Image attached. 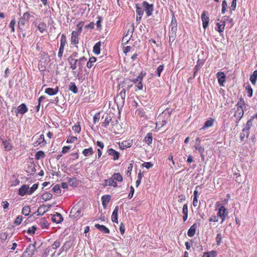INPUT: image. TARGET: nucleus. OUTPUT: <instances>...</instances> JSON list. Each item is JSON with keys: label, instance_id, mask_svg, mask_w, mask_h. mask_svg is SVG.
I'll use <instances>...</instances> for the list:
<instances>
[{"label": "nucleus", "instance_id": "f257e3e1", "mask_svg": "<svg viewBox=\"0 0 257 257\" xmlns=\"http://www.w3.org/2000/svg\"><path fill=\"white\" fill-rule=\"evenodd\" d=\"M83 211V207L81 204L78 203L75 205L71 209L70 213V217L72 218H79Z\"/></svg>", "mask_w": 257, "mask_h": 257}, {"label": "nucleus", "instance_id": "f03ea898", "mask_svg": "<svg viewBox=\"0 0 257 257\" xmlns=\"http://www.w3.org/2000/svg\"><path fill=\"white\" fill-rule=\"evenodd\" d=\"M145 76L142 73H141L136 78L132 79H125L123 81L124 84L128 83L130 81L133 82L136 84V86L139 90H142L143 88V85L142 83V80Z\"/></svg>", "mask_w": 257, "mask_h": 257}, {"label": "nucleus", "instance_id": "7ed1b4c3", "mask_svg": "<svg viewBox=\"0 0 257 257\" xmlns=\"http://www.w3.org/2000/svg\"><path fill=\"white\" fill-rule=\"evenodd\" d=\"M244 105V101L243 99H240L238 101L236 106L237 108L234 113V116L238 120L240 119L243 115V106Z\"/></svg>", "mask_w": 257, "mask_h": 257}, {"label": "nucleus", "instance_id": "20e7f679", "mask_svg": "<svg viewBox=\"0 0 257 257\" xmlns=\"http://www.w3.org/2000/svg\"><path fill=\"white\" fill-rule=\"evenodd\" d=\"M216 206L219 207L217 212V216L221 218V223H222L225 220L228 213L224 206L220 205L219 202L216 203Z\"/></svg>", "mask_w": 257, "mask_h": 257}, {"label": "nucleus", "instance_id": "39448f33", "mask_svg": "<svg viewBox=\"0 0 257 257\" xmlns=\"http://www.w3.org/2000/svg\"><path fill=\"white\" fill-rule=\"evenodd\" d=\"M35 249V243L29 244L25 251L24 252L23 255L25 257H31L34 254Z\"/></svg>", "mask_w": 257, "mask_h": 257}, {"label": "nucleus", "instance_id": "423d86ee", "mask_svg": "<svg viewBox=\"0 0 257 257\" xmlns=\"http://www.w3.org/2000/svg\"><path fill=\"white\" fill-rule=\"evenodd\" d=\"M30 17L31 15L29 13H25L19 22V28L21 26H24L26 24H27L29 22Z\"/></svg>", "mask_w": 257, "mask_h": 257}, {"label": "nucleus", "instance_id": "0eeeda50", "mask_svg": "<svg viewBox=\"0 0 257 257\" xmlns=\"http://www.w3.org/2000/svg\"><path fill=\"white\" fill-rule=\"evenodd\" d=\"M142 7L145 9L148 16H150L152 15L153 11V5L152 4H149L145 1L142 3Z\"/></svg>", "mask_w": 257, "mask_h": 257}, {"label": "nucleus", "instance_id": "6e6552de", "mask_svg": "<svg viewBox=\"0 0 257 257\" xmlns=\"http://www.w3.org/2000/svg\"><path fill=\"white\" fill-rule=\"evenodd\" d=\"M201 20L202 21L203 27L205 29L208 26L209 21V17L207 16V12L206 11H204L202 14Z\"/></svg>", "mask_w": 257, "mask_h": 257}, {"label": "nucleus", "instance_id": "1a4fd4ad", "mask_svg": "<svg viewBox=\"0 0 257 257\" xmlns=\"http://www.w3.org/2000/svg\"><path fill=\"white\" fill-rule=\"evenodd\" d=\"M51 220L58 224L61 223L63 220V218L60 213L57 212L55 214L52 215Z\"/></svg>", "mask_w": 257, "mask_h": 257}, {"label": "nucleus", "instance_id": "9d476101", "mask_svg": "<svg viewBox=\"0 0 257 257\" xmlns=\"http://www.w3.org/2000/svg\"><path fill=\"white\" fill-rule=\"evenodd\" d=\"M170 27L172 33L175 34L177 30V23L174 14H173Z\"/></svg>", "mask_w": 257, "mask_h": 257}, {"label": "nucleus", "instance_id": "9b49d317", "mask_svg": "<svg viewBox=\"0 0 257 257\" xmlns=\"http://www.w3.org/2000/svg\"><path fill=\"white\" fill-rule=\"evenodd\" d=\"M218 82L220 86H223V83L225 81V75L223 72H219L216 74Z\"/></svg>", "mask_w": 257, "mask_h": 257}, {"label": "nucleus", "instance_id": "f8f14e48", "mask_svg": "<svg viewBox=\"0 0 257 257\" xmlns=\"http://www.w3.org/2000/svg\"><path fill=\"white\" fill-rule=\"evenodd\" d=\"M28 110V108L26 106V104L22 103L17 107L16 113L17 114L20 113L23 115L26 112H27Z\"/></svg>", "mask_w": 257, "mask_h": 257}, {"label": "nucleus", "instance_id": "ddd939ff", "mask_svg": "<svg viewBox=\"0 0 257 257\" xmlns=\"http://www.w3.org/2000/svg\"><path fill=\"white\" fill-rule=\"evenodd\" d=\"M26 194H29V186L27 185H23L19 190V195L24 196Z\"/></svg>", "mask_w": 257, "mask_h": 257}, {"label": "nucleus", "instance_id": "4468645a", "mask_svg": "<svg viewBox=\"0 0 257 257\" xmlns=\"http://www.w3.org/2000/svg\"><path fill=\"white\" fill-rule=\"evenodd\" d=\"M111 199V196L109 195H103L101 197L102 204L104 208H105Z\"/></svg>", "mask_w": 257, "mask_h": 257}, {"label": "nucleus", "instance_id": "2eb2a0df", "mask_svg": "<svg viewBox=\"0 0 257 257\" xmlns=\"http://www.w3.org/2000/svg\"><path fill=\"white\" fill-rule=\"evenodd\" d=\"M107 153L109 155L113 156V159L116 160L118 159L119 157V153L113 150V149H109L107 150Z\"/></svg>", "mask_w": 257, "mask_h": 257}, {"label": "nucleus", "instance_id": "dca6fc26", "mask_svg": "<svg viewBox=\"0 0 257 257\" xmlns=\"http://www.w3.org/2000/svg\"><path fill=\"white\" fill-rule=\"evenodd\" d=\"M68 60L70 64V68L75 70L77 68V59L72 58V56H70L68 58Z\"/></svg>", "mask_w": 257, "mask_h": 257}, {"label": "nucleus", "instance_id": "f3484780", "mask_svg": "<svg viewBox=\"0 0 257 257\" xmlns=\"http://www.w3.org/2000/svg\"><path fill=\"white\" fill-rule=\"evenodd\" d=\"M133 145V141L132 140H128L126 141H123L121 144H119L120 148L122 150L131 147Z\"/></svg>", "mask_w": 257, "mask_h": 257}, {"label": "nucleus", "instance_id": "a211bd4d", "mask_svg": "<svg viewBox=\"0 0 257 257\" xmlns=\"http://www.w3.org/2000/svg\"><path fill=\"white\" fill-rule=\"evenodd\" d=\"M58 87L55 88H47L45 89V92L49 95H54L58 92Z\"/></svg>", "mask_w": 257, "mask_h": 257}, {"label": "nucleus", "instance_id": "6ab92c4d", "mask_svg": "<svg viewBox=\"0 0 257 257\" xmlns=\"http://www.w3.org/2000/svg\"><path fill=\"white\" fill-rule=\"evenodd\" d=\"M118 206H116L112 212L111 220L112 222L117 223Z\"/></svg>", "mask_w": 257, "mask_h": 257}, {"label": "nucleus", "instance_id": "aec40b11", "mask_svg": "<svg viewBox=\"0 0 257 257\" xmlns=\"http://www.w3.org/2000/svg\"><path fill=\"white\" fill-rule=\"evenodd\" d=\"M95 227L100 231L104 233H109V230L108 228L103 225H100L99 224H96Z\"/></svg>", "mask_w": 257, "mask_h": 257}, {"label": "nucleus", "instance_id": "412c9836", "mask_svg": "<svg viewBox=\"0 0 257 257\" xmlns=\"http://www.w3.org/2000/svg\"><path fill=\"white\" fill-rule=\"evenodd\" d=\"M80 35L78 33H76V31H73L72 33V35L71 37V43L74 44L78 43V36Z\"/></svg>", "mask_w": 257, "mask_h": 257}, {"label": "nucleus", "instance_id": "4be33fe9", "mask_svg": "<svg viewBox=\"0 0 257 257\" xmlns=\"http://www.w3.org/2000/svg\"><path fill=\"white\" fill-rule=\"evenodd\" d=\"M197 226V224L194 223L190 227L187 232V234L189 237H193L194 235Z\"/></svg>", "mask_w": 257, "mask_h": 257}, {"label": "nucleus", "instance_id": "5701e85b", "mask_svg": "<svg viewBox=\"0 0 257 257\" xmlns=\"http://www.w3.org/2000/svg\"><path fill=\"white\" fill-rule=\"evenodd\" d=\"M254 116H252L251 118L247 121L246 125L243 128V130H244V132L247 133V132H248L249 133V131L252 125V120Z\"/></svg>", "mask_w": 257, "mask_h": 257}, {"label": "nucleus", "instance_id": "b1692460", "mask_svg": "<svg viewBox=\"0 0 257 257\" xmlns=\"http://www.w3.org/2000/svg\"><path fill=\"white\" fill-rule=\"evenodd\" d=\"M216 25L217 26V30L218 32L220 33H222L224 31L225 25L224 21H221L220 23H217Z\"/></svg>", "mask_w": 257, "mask_h": 257}, {"label": "nucleus", "instance_id": "393cba45", "mask_svg": "<svg viewBox=\"0 0 257 257\" xmlns=\"http://www.w3.org/2000/svg\"><path fill=\"white\" fill-rule=\"evenodd\" d=\"M217 251L215 250H211L209 252L203 253L202 257H216L217 256Z\"/></svg>", "mask_w": 257, "mask_h": 257}, {"label": "nucleus", "instance_id": "a878e982", "mask_svg": "<svg viewBox=\"0 0 257 257\" xmlns=\"http://www.w3.org/2000/svg\"><path fill=\"white\" fill-rule=\"evenodd\" d=\"M136 12L139 16H143L144 14V10H143L142 4H136Z\"/></svg>", "mask_w": 257, "mask_h": 257}, {"label": "nucleus", "instance_id": "bb28decb", "mask_svg": "<svg viewBox=\"0 0 257 257\" xmlns=\"http://www.w3.org/2000/svg\"><path fill=\"white\" fill-rule=\"evenodd\" d=\"M214 119H210L205 121L204 126L201 128V130H204L207 127H211L213 125Z\"/></svg>", "mask_w": 257, "mask_h": 257}, {"label": "nucleus", "instance_id": "cd10ccee", "mask_svg": "<svg viewBox=\"0 0 257 257\" xmlns=\"http://www.w3.org/2000/svg\"><path fill=\"white\" fill-rule=\"evenodd\" d=\"M82 154L85 157H89L93 154V151L91 147L85 149L82 151Z\"/></svg>", "mask_w": 257, "mask_h": 257}, {"label": "nucleus", "instance_id": "c85d7f7f", "mask_svg": "<svg viewBox=\"0 0 257 257\" xmlns=\"http://www.w3.org/2000/svg\"><path fill=\"white\" fill-rule=\"evenodd\" d=\"M153 137L151 133L147 134L146 137L145 138L144 141L148 145H150L152 143Z\"/></svg>", "mask_w": 257, "mask_h": 257}, {"label": "nucleus", "instance_id": "c756f323", "mask_svg": "<svg viewBox=\"0 0 257 257\" xmlns=\"http://www.w3.org/2000/svg\"><path fill=\"white\" fill-rule=\"evenodd\" d=\"M249 79L253 84L254 85L256 83L257 79V70L254 71L253 73L250 75Z\"/></svg>", "mask_w": 257, "mask_h": 257}, {"label": "nucleus", "instance_id": "7c9ffc66", "mask_svg": "<svg viewBox=\"0 0 257 257\" xmlns=\"http://www.w3.org/2000/svg\"><path fill=\"white\" fill-rule=\"evenodd\" d=\"M111 120V118L110 116L108 114H106L105 116L104 120L102 122V125L105 127H107Z\"/></svg>", "mask_w": 257, "mask_h": 257}, {"label": "nucleus", "instance_id": "2f4dec72", "mask_svg": "<svg viewBox=\"0 0 257 257\" xmlns=\"http://www.w3.org/2000/svg\"><path fill=\"white\" fill-rule=\"evenodd\" d=\"M100 42H98L95 44V45L93 47V52L96 54H99L100 51Z\"/></svg>", "mask_w": 257, "mask_h": 257}, {"label": "nucleus", "instance_id": "473e14b6", "mask_svg": "<svg viewBox=\"0 0 257 257\" xmlns=\"http://www.w3.org/2000/svg\"><path fill=\"white\" fill-rule=\"evenodd\" d=\"M3 144L4 146V149L6 151H10L12 148L11 144L10 141H3Z\"/></svg>", "mask_w": 257, "mask_h": 257}, {"label": "nucleus", "instance_id": "72a5a7b5", "mask_svg": "<svg viewBox=\"0 0 257 257\" xmlns=\"http://www.w3.org/2000/svg\"><path fill=\"white\" fill-rule=\"evenodd\" d=\"M112 178L113 181L116 180L118 182H121L123 179L122 176L118 173H114L112 176Z\"/></svg>", "mask_w": 257, "mask_h": 257}, {"label": "nucleus", "instance_id": "f704fd0d", "mask_svg": "<svg viewBox=\"0 0 257 257\" xmlns=\"http://www.w3.org/2000/svg\"><path fill=\"white\" fill-rule=\"evenodd\" d=\"M52 194L49 192H46L45 193H44L42 195V199L44 201H48L52 199Z\"/></svg>", "mask_w": 257, "mask_h": 257}, {"label": "nucleus", "instance_id": "c9c22d12", "mask_svg": "<svg viewBox=\"0 0 257 257\" xmlns=\"http://www.w3.org/2000/svg\"><path fill=\"white\" fill-rule=\"evenodd\" d=\"M31 212V209L29 206H25L23 209L22 213L25 216H28L29 215Z\"/></svg>", "mask_w": 257, "mask_h": 257}, {"label": "nucleus", "instance_id": "e433bc0d", "mask_svg": "<svg viewBox=\"0 0 257 257\" xmlns=\"http://www.w3.org/2000/svg\"><path fill=\"white\" fill-rule=\"evenodd\" d=\"M106 183H107V184L109 186H112L114 188L117 187V183L113 181L112 177L106 179Z\"/></svg>", "mask_w": 257, "mask_h": 257}, {"label": "nucleus", "instance_id": "4c0bfd02", "mask_svg": "<svg viewBox=\"0 0 257 257\" xmlns=\"http://www.w3.org/2000/svg\"><path fill=\"white\" fill-rule=\"evenodd\" d=\"M69 89L72 91L74 93H76L78 92V89L74 83L71 82L69 86Z\"/></svg>", "mask_w": 257, "mask_h": 257}, {"label": "nucleus", "instance_id": "58836bf2", "mask_svg": "<svg viewBox=\"0 0 257 257\" xmlns=\"http://www.w3.org/2000/svg\"><path fill=\"white\" fill-rule=\"evenodd\" d=\"M96 58L94 57H91L88 62L87 63V66L88 68H91L93 65H94V63L96 62Z\"/></svg>", "mask_w": 257, "mask_h": 257}, {"label": "nucleus", "instance_id": "ea45409f", "mask_svg": "<svg viewBox=\"0 0 257 257\" xmlns=\"http://www.w3.org/2000/svg\"><path fill=\"white\" fill-rule=\"evenodd\" d=\"M125 97V90L124 88H123L120 92H119V94L117 96V98H121V100L124 101V99Z\"/></svg>", "mask_w": 257, "mask_h": 257}, {"label": "nucleus", "instance_id": "a19ab883", "mask_svg": "<svg viewBox=\"0 0 257 257\" xmlns=\"http://www.w3.org/2000/svg\"><path fill=\"white\" fill-rule=\"evenodd\" d=\"M37 28L41 33H43L46 28V25L42 22L37 25Z\"/></svg>", "mask_w": 257, "mask_h": 257}, {"label": "nucleus", "instance_id": "79ce46f5", "mask_svg": "<svg viewBox=\"0 0 257 257\" xmlns=\"http://www.w3.org/2000/svg\"><path fill=\"white\" fill-rule=\"evenodd\" d=\"M133 33V30L130 31L128 30L127 34H126L125 36L123 37L122 39V41H126V42L131 39L132 36V34Z\"/></svg>", "mask_w": 257, "mask_h": 257}, {"label": "nucleus", "instance_id": "37998d69", "mask_svg": "<svg viewBox=\"0 0 257 257\" xmlns=\"http://www.w3.org/2000/svg\"><path fill=\"white\" fill-rule=\"evenodd\" d=\"M87 59L84 57H82L80 58L79 59H77V63L78 64V66L80 67H82L85 62L86 61Z\"/></svg>", "mask_w": 257, "mask_h": 257}, {"label": "nucleus", "instance_id": "c03bdc74", "mask_svg": "<svg viewBox=\"0 0 257 257\" xmlns=\"http://www.w3.org/2000/svg\"><path fill=\"white\" fill-rule=\"evenodd\" d=\"M72 130L77 133H79L81 131V127L80 125V124L79 122H78L77 124H75L73 127H72Z\"/></svg>", "mask_w": 257, "mask_h": 257}, {"label": "nucleus", "instance_id": "a18cd8bd", "mask_svg": "<svg viewBox=\"0 0 257 257\" xmlns=\"http://www.w3.org/2000/svg\"><path fill=\"white\" fill-rule=\"evenodd\" d=\"M45 156L44 153L43 151H40L36 153L35 155L36 159L39 160L41 158H44Z\"/></svg>", "mask_w": 257, "mask_h": 257}, {"label": "nucleus", "instance_id": "49530a36", "mask_svg": "<svg viewBox=\"0 0 257 257\" xmlns=\"http://www.w3.org/2000/svg\"><path fill=\"white\" fill-rule=\"evenodd\" d=\"M38 187L37 184H34L30 188H29V194H32L38 188Z\"/></svg>", "mask_w": 257, "mask_h": 257}, {"label": "nucleus", "instance_id": "de8ad7c7", "mask_svg": "<svg viewBox=\"0 0 257 257\" xmlns=\"http://www.w3.org/2000/svg\"><path fill=\"white\" fill-rule=\"evenodd\" d=\"M227 7V3L225 0H223L222 3V10L221 12L224 14L226 10V7Z\"/></svg>", "mask_w": 257, "mask_h": 257}, {"label": "nucleus", "instance_id": "09e8293b", "mask_svg": "<svg viewBox=\"0 0 257 257\" xmlns=\"http://www.w3.org/2000/svg\"><path fill=\"white\" fill-rule=\"evenodd\" d=\"M246 90L247 96L248 97H251L252 95V89L249 85L246 87Z\"/></svg>", "mask_w": 257, "mask_h": 257}, {"label": "nucleus", "instance_id": "8fccbe9b", "mask_svg": "<svg viewBox=\"0 0 257 257\" xmlns=\"http://www.w3.org/2000/svg\"><path fill=\"white\" fill-rule=\"evenodd\" d=\"M215 239L216 244L218 245H219L222 241V236L220 233H219L217 234Z\"/></svg>", "mask_w": 257, "mask_h": 257}, {"label": "nucleus", "instance_id": "3c124183", "mask_svg": "<svg viewBox=\"0 0 257 257\" xmlns=\"http://www.w3.org/2000/svg\"><path fill=\"white\" fill-rule=\"evenodd\" d=\"M66 43V38L64 34H62L61 36V38L60 40V46H62L64 47Z\"/></svg>", "mask_w": 257, "mask_h": 257}, {"label": "nucleus", "instance_id": "603ef678", "mask_svg": "<svg viewBox=\"0 0 257 257\" xmlns=\"http://www.w3.org/2000/svg\"><path fill=\"white\" fill-rule=\"evenodd\" d=\"M204 64V61L202 60H198L197 62V65L195 67V69H196L197 70H199L200 68Z\"/></svg>", "mask_w": 257, "mask_h": 257}, {"label": "nucleus", "instance_id": "864d4df0", "mask_svg": "<svg viewBox=\"0 0 257 257\" xmlns=\"http://www.w3.org/2000/svg\"><path fill=\"white\" fill-rule=\"evenodd\" d=\"M16 24V21H15V19H13L11 20L10 23V25H9V27L11 28L12 29V32H15V25Z\"/></svg>", "mask_w": 257, "mask_h": 257}, {"label": "nucleus", "instance_id": "5fc2aeb1", "mask_svg": "<svg viewBox=\"0 0 257 257\" xmlns=\"http://www.w3.org/2000/svg\"><path fill=\"white\" fill-rule=\"evenodd\" d=\"M60 245V242L57 240H56L53 244H52V249H56L58 248Z\"/></svg>", "mask_w": 257, "mask_h": 257}, {"label": "nucleus", "instance_id": "6e6d98bb", "mask_svg": "<svg viewBox=\"0 0 257 257\" xmlns=\"http://www.w3.org/2000/svg\"><path fill=\"white\" fill-rule=\"evenodd\" d=\"M36 229H37L36 226H32L31 227L29 228L28 229L27 232L29 234H34Z\"/></svg>", "mask_w": 257, "mask_h": 257}, {"label": "nucleus", "instance_id": "4d7b16f0", "mask_svg": "<svg viewBox=\"0 0 257 257\" xmlns=\"http://www.w3.org/2000/svg\"><path fill=\"white\" fill-rule=\"evenodd\" d=\"M22 219H23V217L22 216H18L16 218V219L14 222V223L17 225H19L22 222Z\"/></svg>", "mask_w": 257, "mask_h": 257}, {"label": "nucleus", "instance_id": "13d9d810", "mask_svg": "<svg viewBox=\"0 0 257 257\" xmlns=\"http://www.w3.org/2000/svg\"><path fill=\"white\" fill-rule=\"evenodd\" d=\"M163 69H164V65H161L158 67L157 70V73L159 77L160 76V74H161V72H162V71L163 70Z\"/></svg>", "mask_w": 257, "mask_h": 257}, {"label": "nucleus", "instance_id": "bf43d9fd", "mask_svg": "<svg viewBox=\"0 0 257 257\" xmlns=\"http://www.w3.org/2000/svg\"><path fill=\"white\" fill-rule=\"evenodd\" d=\"M53 191L57 193V194H59L61 193V191H60V187L59 185H55L52 189Z\"/></svg>", "mask_w": 257, "mask_h": 257}, {"label": "nucleus", "instance_id": "052dcab7", "mask_svg": "<svg viewBox=\"0 0 257 257\" xmlns=\"http://www.w3.org/2000/svg\"><path fill=\"white\" fill-rule=\"evenodd\" d=\"M7 236L8 235L6 232H2L0 234V238L3 241L7 239Z\"/></svg>", "mask_w": 257, "mask_h": 257}, {"label": "nucleus", "instance_id": "680f3d73", "mask_svg": "<svg viewBox=\"0 0 257 257\" xmlns=\"http://www.w3.org/2000/svg\"><path fill=\"white\" fill-rule=\"evenodd\" d=\"M77 140L76 137H69L67 140V143H71Z\"/></svg>", "mask_w": 257, "mask_h": 257}, {"label": "nucleus", "instance_id": "e2e57ef3", "mask_svg": "<svg viewBox=\"0 0 257 257\" xmlns=\"http://www.w3.org/2000/svg\"><path fill=\"white\" fill-rule=\"evenodd\" d=\"M248 135H249V132H247V133H246V132H244V130L243 129L242 132L241 133L240 136L241 140H243V138L245 137L247 138L248 137Z\"/></svg>", "mask_w": 257, "mask_h": 257}, {"label": "nucleus", "instance_id": "0e129e2a", "mask_svg": "<svg viewBox=\"0 0 257 257\" xmlns=\"http://www.w3.org/2000/svg\"><path fill=\"white\" fill-rule=\"evenodd\" d=\"M70 147L69 146H64L63 148H62V151L61 152V153L62 154H65L67 152H68V151H69V150L70 149Z\"/></svg>", "mask_w": 257, "mask_h": 257}, {"label": "nucleus", "instance_id": "69168bd1", "mask_svg": "<svg viewBox=\"0 0 257 257\" xmlns=\"http://www.w3.org/2000/svg\"><path fill=\"white\" fill-rule=\"evenodd\" d=\"M64 47H63L62 46H60V48H59V52H58V56L59 58H61V57L62 56L63 51H64Z\"/></svg>", "mask_w": 257, "mask_h": 257}, {"label": "nucleus", "instance_id": "338daca9", "mask_svg": "<svg viewBox=\"0 0 257 257\" xmlns=\"http://www.w3.org/2000/svg\"><path fill=\"white\" fill-rule=\"evenodd\" d=\"M182 212L184 214H188V206L186 204L183 206Z\"/></svg>", "mask_w": 257, "mask_h": 257}, {"label": "nucleus", "instance_id": "774afa93", "mask_svg": "<svg viewBox=\"0 0 257 257\" xmlns=\"http://www.w3.org/2000/svg\"><path fill=\"white\" fill-rule=\"evenodd\" d=\"M236 6V0H232L230 8L232 11H234Z\"/></svg>", "mask_w": 257, "mask_h": 257}]
</instances>
